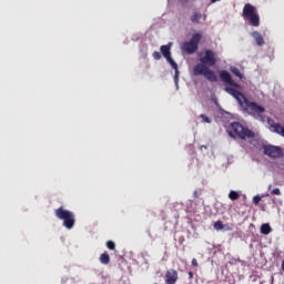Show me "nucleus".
<instances>
[{
	"label": "nucleus",
	"mask_w": 284,
	"mask_h": 284,
	"mask_svg": "<svg viewBox=\"0 0 284 284\" xmlns=\"http://www.w3.org/2000/svg\"><path fill=\"white\" fill-rule=\"evenodd\" d=\"M200 61L201 63L195 64V67L193 68V74L195 77H205L207 81L216 83L219 81V78L216 77V73H214V71L210 69L216 65V53L210 49H206L204 52V57L200 58Z\"/></svg>",
	"instance_id": "1"
},
{
	"label": "nucleus",
	"mask_w": 284,
	"mask_h": 284,
	"mask_svg": "<svg viewBox=\"0 0 284 284\" xmlns=\"http://www.w3.org/2000/svg\"><path fill=\"white\" fill-rule=\"evenodd\" d=\"M226 132L231 139H241L242 141L256 136L252 130L243 126L241 122L230 123V125L226 126Z\"/></svg>",
	"instance_id": "2"
},
{
	"label": "nucleus",
	"mask_w": 284,
	"mask_h": 284,
	"mask_svg": "<svg viewBox=\"0 0 284 284\" xmlns=\"http://www.w3.org/2000/svg\"><path fill=\"white\" fill-rule=\"evenodd\" d=\"M242 110L246 112V114H251L254 119L260 121H265L263 119V114H265V108L261 106L256 102H250L247 99L242 102Z\"/></svg>",
	"instance_id": "3"
},
{
	"label": "nucleus",
	"mask_w": 284,
	"mask_h": 284,
	"mask_svg": "<svg viewBox=\"0 0 284 284\" xmlns=\"http://www.w3.org/2000/svg\"><path fill=\"white\" fill-rule=\"evenodd\" d=\"M54 214L57 219L60 221H63V226L67 230H72L77 223V219L74 216V213L72 211L63 209V206H60L54 211Z\"/></svg>",
	"instance_id": "4"
},
{
	"label": "nucleus",
	"mask_w": 284,
	"mask_h": 284,
	"mask_svg": "<svg viewBox=\"0 0 284 284\" xmlns=\"http://www.w3.org/2000/svg\"><path fill=\"white\" fill-rule=\"evenodd\" d=\"M243 17L244 19H247L248 23L254 28H258V26H261V17L258 16L256 7L246 3L243 8Z\"/></svg>",
	"instance_id": "5"
},
{
	"label": "nucleus",
	"mask_w": 284,
	"mask_h": 284,
	"mask_svg": "<svg viewBox=\"0 0 284 284\" xmlns=\"http://www.w3.org/2000/svg\"><path fill=\"white\" fill-rule=\"evenodd\" d=\"M161 53L163 54L164 59H166L168 63H170L171 68L175 71L174 81L179 83V64L172 59V53L170 52V45H162L160 48Z\"/></svg>",
	"instance_id": "6"
},
{
	"label": "nucleus",
	"mask_w": 284,
	"mask_h": 284,
	"mask_svg": "<svg viewBox=\"0 0 284 284\" xmlns=\"http://www.w3.org/2000/svg\"><path fill=\"white\" fill-rule=\"evenodd\" d=\"M263 153L270 159H281L283 156V149L271 144L263 145Z\"/></svg>",
	"instance_id": "7"
},
{
	"label": "nucleus",
	"mask_w": 284,
	"mask_h": 284,
	"mask_svg": "<svg viewBox=\"0 0 284 284\" xmlns=\"http://www.w3.org/2000/svg\"><path fill=\"white\" fill-rule=\"evenodd\" d=\"M199 43H201V37H193L189 42L182 44V50L186 54H194L199 50Z\"/></svg>",
	"instance_id": "8"
},
{
	"label": "nucleus",
	"mask_w": 284,
	"mask_h": 284,
	"mask_svg": "<svg viewBox=\"0 0 284 284\" xmlns=\"http://www.w3.org/2000/svg\"><path fill=\"white\" fill-rule=\"evenodd\" d=\"M225 92H227V94H231V97L236 99L237 103L240 104V108L242 106L243 101H246V99H247V98H245V95L243 93H241V91H239L232 87H226Z\"/></svg>",
	"instance_id": "9"
},
{
	"label": "nucleus",
	"mask_w": 284,
	"mask_h": 284,
	"mask_svg": "<svg viewBox=\"0 0 284 284\" xmlns=\"http://www.w3.org/2000/svg\"><path fill=\"white\" fill-rule=\"evenodd\" d=\"M220 79L224 83H227V85H232L233 88H241L239 83L234 82V80L232 79V74H230V72L225 70L220 71Z\"/></svg>",
	"instance_id": "10"
},
{
	"label": "nucleus",
	"mask_w": 284,
	"mask_h": 284,
	"mask_svg": "<svg viewBox=\"0 0 284 284\" xmlns=\"http://www.w3.org/2000/svg\"><path fill=\"white\" fill-rule=\"evenodd\" d=\"M165 284H176L179 281V272L174 268H170L165 272Z\"/></svg>",
	"instance_id": "11"
},
{
	"label": "nucleus",
	"mask_w": 284,
	"mask_h": 284,
	"mask_svg": "<svg viewBox=\"0 0 284 284\" xmlns=\"http://www.w3.org/2000/svg\"><path fill=\"white\" fill-rule=\"evenodd\" d=\"M270 130L271 132H276L277 134H281L282 136H284V126L281 125L280 123L270 124Z\"/></svg>",
	"instance_id": "12"
},
{
	"label": "nucleus",
	"mask_w": 284,
	"mask_h": 284,
	"mask_svg": "<svg viewBox=\"0 0 284 284\" xmlns=\"http://www.w3.org/2000/svg\"><path fill=\"white\" fill-rule=\"evenodd\" d=\"M203 19V14L199 10H194L190 17L191 23H199Z\"/></svg>",
	"instance_id": "13"
},
{
	"label": "nucleus",
	"mask_w": 284,
	"mask_h": 284,
	"mask_svg": "<svg viewBox=\"0 0 284 284\" xmlns=\"http://www.w3.org/2000/svg\"><path fill=\"white\" fill-rule=\"evenodd\" d=\"M100 263L102 265H110V254H108V252H104L100 255Z\"/></svg>",
	"instance_id": "14"
},
{
	"label": "nucleus",
	"mask_w": 284,
	"mask_h": 284,
	"mask_svg": "<svg viewBox=\"0 0 284 284\" xmlns=\"http://www.w3.org/2000/svg\"><path fill=\"white\" fill-rule=\"evenodd\" d=\"M272 232V226L270 224H262L261 225V234H270Z\"/></svg>",
	"instance_id": "15"
},
{
	"label": "nucleus",
	"mask_w": 284,
	"mask_h": 284,
	"mask_svg": "<svg viewBox=\"0 0 284 284\" xmlns=\"http://www.w3.org/2000/svg\"><path fill=\"white\" fill-rule=\"evenodd\" d=\"M230 71L232 72V74H234L235 77H239V79H243V73H241V70H239V68L236 67H231Z\"/></svg>",
	"instance_id": "16"
},
{
	"label": "nucleus",
	"mask_w": 284,
	"mask_h": 284,
	"mask_svg": "<svg viewBox=\"0 0 284 284\" xmlns=\"http://www.w3.org/2000/svg\"><path fill=\"white\" fill-rule=\"evenodd\" d=\"M241 197V195L239 194V192L236 191H230L229 193V199L231 201H239V199Z\"/></svg>",
	"instance_id": "17"
},
{
	"label": "nucleus",
	"mask_w": 284,
	"mask_h": 284,
	"mask_svg": "<svg viewBox=\"0 0 284 284\" xmlns=\"http://www.w3.org/2000/svg\"><path fill=\"white\" fill-rule=\"evenodd\" d=\"M213 227H214V230H217V231L223 230V227H224L223 222H221V221L215 222L213 224Z\"/></svg>",
	"instance_id": "18"
},
{
	"label": "nucleus",
	"mask_w": 284,
	"mask_h": 284,
	"mask_svg": "<svg viewBox=\"0 0 284 284\" xmlns=\"http://www.w3.org/2000/svg\"><path fill=\"white\" fill-rule=\"evenodd\" d=\"M106 247L108 250H116V244L113 241H108L106 242Z\"/></svg>",
	"instance_id": "19"
},
{
	"label": "nucleus",
	"mask_w": 284,
	"mask_h": 284,
	"mask_svg": "<svg viewBox=\"0 0 284 284\" xmlns=\"http://www.w3.org/2000/svg\"><path fill=\"white\" fill-rule=\"evenodd\" d=\"M200 119H202L203 123H212V120L205 114H201Z\"/></svg>",
	"instance_id": "20"
},
{
	"label": "nucleus",
	"mask_w": 284,
	"mask_h": 284,
	"mask_svg": "<svg viewBox=\"0 0 284 284\" xmlns=\"http://www.w3.org/2000/svg\"><path fill=\"white\" fill-rule=\"evenodd\" d=\"M255 41L258 45H264L265 44V40L263 39V37H256Z\"/></svg>",
	"instance_id": "21"
},
{
	"label": "nucleus",
	"mask_w": 284,
	"mask_h": 284,
	"mask_svg": "<svg viewBox=\"0 0 284 284\" xmlns=\"http://www.w3.org/2000/svg\"><path fill=\"white\" fill-rule=\"evenodd\" d=\"M153 59H155V61H159L161 59V53L159 51L153 52Z\"/></svg>",
	"instance_id": "22"
},
{
	"label": "nucleus",
	"mask_w": 284,
	"mask_h": 284,
	"mask_svg": "<svg viewBox=\"0 0 284 284\" xmlns=\"http://www.w3.org/2000/svg\"><path fill=\"white\" fill-rule=\"evenodd\" d=\"M271 193L275 196H281V189H273Z\"/></svg>",
	"instance_id": "23"
},
{
	"label": "nucleus",
	"mask_w": 284,
	"mask_h": 284,
	"mask_svg": "<svg viewBox=\"0 0 284 284\" xmlns=\"http://www.w3.org/2000/svg\"><path fill=\"white\" fill-rule=\"evenodd\" d=\"M253 203H254L255 205H258V203H261V196L255 195V196L253 197Z\"/></svg>",
	"instance_id": "24"
},
{
	"label": "nucleus",
	"mask_w": 284,
	"mask_h": 284,
	"mask_svg": "<svg viewBox=\"0 0 284 284\" xmlns=\"http://www.w3.org/2000/svg\"><path fill=\"white\" fill-rule=\"evenodd\" d=\"M191 263L193 267H199V262L196 261V258H193Z\"/></svg>",
	"instance_id": "25"
},
{
	"label": "nucleus",
	"mask_w": 284,
	"mask_h": 284,
	"mask_svg": "<svg viewBox=\"0 0 284 284\" xmlns=\"http://www.w3.org/2000/svg\"><path fill=\"white\" fill-rule=\"evenodd\" d=\"M189 278H194V273L189 272Z\"/></svg>",
	"instance_id": "26"
},
{
	"label": "nucleus",
	"mask_w": 284,
	"mask_h": 284,
	"mask_svg": "<svg viewBox=\"0 0 284 284\" xmlns=\"http://www.w3.org/2000/svg\"><path fill=\"white\" fill-rule=\"evenodd\" d=\"M281 270H282V272H284V260L282 261Z\"/></svg>",
	"instance_id": "27"
},
{
	"label": "nucleus",
	"mask_w": 284,
	"mask_h": 284,
	"mask_svg": "<svg viewBox=\"0 0 284 284\" xmlns=\"http://www.w3.org/2000/svg\"><path fill=\"white\" fill-rule=\"evenodd\" d=\"M207 19L206 14H203V21H205Z\"/></svg>",
	"instance_id": "28"
},
{
	"label": "nucleus",
	"mask_w": 284,
	"mask_h": 284,
	"mask_svg": "<svg viewBox=\"0 0 284 284\" xmlns=\"http://www.w3.org/2000/svg\"><path fill=\"white\" fill-rule=\"evenodd\" d=\"M216 1H221V0H211V3H216Z\"/></svg>",
	"instance_id": "29"
},
{
	"label": "nucleus",
	"mask_w": 284,
	"mask_h": 284,
	"mask_svg": "<svg viewBox=\"0 0 284 284\" xmlns=\"http://www.w3.org/2000/svg\"><path fill=\"white\" fill-rule=\"evenodd\" d=\"M193 37H201V34H199V33H195V34H193Z\"/></svg>",
	"instance_id": "30"
},
{
	"label": "nucleus",
	"mask_w": 284,
	"mask_h": 284,
	"mask_svg": "<svg viewBox=\"0 0 284 284\" xmlns=\"http://www.w3.org/2000/svg\"><path fill=\"white\" fill-rule=\"evenodd\" d=\"M253 37H258V33H256V32H255V33H253Z\"/></svg>",
	"instance_id": "31"
},
{
	"label": "nucleus",
	"mask_w": 284,
	"mask_h": 284,
	"mask_svg": "<svg viewBox=\"0 0 284 284\" xmlns=\"http://www.w3.org/2000/svg\"><path fill=\"white\" fill-rule=\"evenodd\" d=\"M268 190H272V185H268Z\"/></svg>",
	"instance_id": "32"
}]
</instances>
